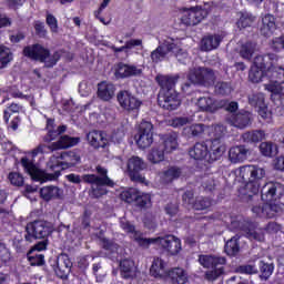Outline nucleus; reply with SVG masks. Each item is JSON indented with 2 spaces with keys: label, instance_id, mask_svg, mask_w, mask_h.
<instances>
[{
  "label": "nucleus",
  "instance_id": "1",
  "mask_svg": "<svg viewBox=\"0 0 284 284\" xmlns=\"http://www.w3.org/2000/svg\"><path fill=\"white\" fill-rule=\"evenodd\" d=\"M284 186L278 182H266L261 189L262 203L252 207L253 214H256L260 219H274L278 214L277 202L283 196Z\"/></svg>",
  "mask_w": 284,
  "mask_h": 284
},
{
  "label": "nucleus",
  "instance_id": "2",
  "mask_svg": "<svg viewBox=\"0 0 284 284\" xmlns=\"http://www.w3.org/2000/svg\"><path fill=\"white\" fill-rule=\"evenodd\" d=\"M239 176L244 186L239 189V196L243 201H252L261 190V182L266 176L265 168L257 164L243 165L239 169Z\"/></svg>",
  "mask_w": 284,
  "mask_h": 284
},
{
  "label": "nucleus",
  "instance_id": "3",
  "mask_svg": "<svg viewBox=\"0 0 284 284\" xmlns=\"http://www.w3.org/2000/svg\"><path fill=\"white\" fill-rule=\"evenodd\" d=\"M179 75L159 74L155 77V81L160 87L158 104L162 110L173 112V110H179L181 106V98H179V92L174 89L176 88V83H179Z\"/></svg>",
  "mask_w": 284,
  "mask_h": 284
},
{
  "label": "nucleus",
  "instance_id": "4",
  "mask_svg": "<svg viewBox=\"0 0 284 284\" xmlns=\"http://www.w3.org/2000/svg\"><path fill=\"white\" fill-rule=\"evenodd\" d=\"M256 63L266 70L267 84H264L265 90H278L277 88H283L284 83V68L278 65V54L276 53H265L263 55L256 57Z\"/></svg>",
  "mask_w": 284,
  "mask_h": 284
},
{
  "label": "nucleus",
  "instance_id": "5",
  "mask_svg": "<svg viewBox=\"0 0 284 284\" xmlns=\"http://www.w3.org/2000/svg\"><path fill=\"white\" fill-rule=\"evenodd\" d=\"M79 163H81V156L73 151L63 152L60 155H52L47 163V170L53 173L47 174V179L49 181H57L63 170L75 168Z\"/></svg>",
  "mask_w": 284,
  "mask_h": 284
},
{
  "label": "nucleus",
  "instance_id": "6",
  "mask_svg": "<svg viewBox=\"0 0 284 284\" xmlns=\"http://www.w3.org/2000/svg\"><path fill=\"white\" fill-rule=\"evenodd\" d=\"M22 54L30 59V61H38L44 63V68L51 69L57 65L58 61H61V52H50V49L43 47L41 43H33L26 45L22 50Z\"/></svg>",
  "mask_w": 284,
  "mask_h": 284
},
{
  "label": "nucleus",
  "instance_id": "7",
  "mask_svg": "<svg viewBox=\"0 0 284 284\" xmlns=\"http://www.w3.org/2000/svg\"><path fill=\"white\" fill-rule=\"evenodd\" d=\"M97 174H83L82 181L87 183V185H97V187L91 189L92 199H101V196H105L108 194V189L105 187H114V181L108 176V169L98 165L95 168Z\"/></svg>",
  "mask_w": 284,
  "mask_h": 284
},
{
  "label": "nucleus",
  "instance_id": "8",
  "mask_svg": "<svg viewBox=\"0 0 284 284\" xmlns=\"http://www.w3.org/2000/svg\"><path fill=\"white\" fill-rule=\"evenodd\" d=\"M199 262L203 267H206L207 270L211 268V271L205 273L206 281H216V278L225 274V266H223L225 263H227L225 257L201 255Z\"/></svg>",
  "mask_w": 284,
  "mask_h": 284
},
{
  "label": "nucleus",
  "instance_id": "9",
  "mask_svg": "<svg viewBox=\"0 0 284 284\" xmlns=\"http://www.w3.org/2000/svg\"><path fill=\"white\" fill-rule=\"evenodd\" d=\"M145 243V245H160L163 252H166L169 256H176L182 250L181 239L174 235H165L163 237H155V239H139Z\"/></svg>",
  "mask_w": 284,
  "mask_h": 284
},
{
  "label": "nucleus",
  "instance_id": "10",
  "mask_svg": "<svg viewBox=\"0 0 284 284\" xmlns=\"http://www.w3.org/2000/svg\"><path fill=\"white\" fill-rule=\"evenodd\" d=\"M26 232V241H32V239H48L49 236H52L54 226L48 221L36 220L27 224Z\"/></svg>",
  "mask_w": 284,
  "mask_h": 284
},
{
  "label": "nucleus",
  "instance_id": "11",
  "mask_svg": "<svg viewBox=\"0 0 284 284\" xmlns=\"http://www.w3.org/2000/svg\"><path fill=\"white\" fill-rule=\"evenodd\" d=\"M233 227H237L240 232H243L250 241H258L263 243L265 241V234L258 230V223L252 222L251 220H239L236 222H232Z\"/></svg>",
  "mask_w": 284,
  "mask_h": 284
},
{
  "label": "nucleus",
  "instance_id": "12",
  "mask_svg": "<svg viewBox=\"0 0 284 284\" xmlns=\"http://www.w3.org/2000/svg\"><path fill=\"white\" fill-rule=\"evenodd\" d=\"M189 81L194 85H203L204 88H212L216 81L214 70L207 68H196L189 73Z\"/></svg>",
  "mask_w": 284,
  "mask_h": 284
},
{
  "label": "nucleus",
  "instance_id": "13",
  "mask_svg": "<svg viewBox=\"0 0 284 284\" xmlns=\"http://www.w3.org/2000/svg\"><path fill=\"white\" fill-rule=\"evenodd\" d=\"M135 142L140 150H145L154 143V124L152 122L143 120L140 123Z\"/></svg>",
  "mask_w": 284,
  "mask_h": 284
},
{
  "label": "nucleus",
  "instance_id": "14",
  "mask_svg": "<svg viewBox=\"0 0 284 284\" xmlns=\"http://www.w3.org/2000/svg\"><path fill=\"white\" fill-rule=\"evenodd\" d=\"M128 172L133 183H145V176L141 174L143 170H148V164L140 156L133 155L128 160Z\"/></svg>",
  "mask_w": 284,
  "mask_h": 284
},
{
  "label": "nucleus",
  "instance_id": "15",
  "mask_svg": "<svg viewBox=\"0 0 284 284\" xmlns=\"http://www.w3.org/2000/svg\"><path fill=\"white\" fill-rule=\"evenodd\" d=\"M209 12L202 7L186 9L181 18V23L186 27L199 26L207 17Z\"/></svg>",
  "mask_w": 284,
  "mask_h": 284
},
{
  "label": "nucleus",
  "instance_id": "16",
  "mask_svg": "<svg viewBox=\"0 0 284 284\" xmlns=\"http://www.w3.org/2000/svg\"><path fill=\"white\" fill-rule=\"evenodd\" d=\"M116 99L121 108L128 112L139 110L142 105V102L136 99V97H134L130 91H120L116 95Z\"/></svg>",
  "mask_w": 284,
  "mask_h": 284
},
{
  "label": "nucleus",
  "instance_id": "17",
  "mask_svg": "<svg viewBox=\"0 0 284 284\" xmlns=\"http://www.w3.org/2000/svg\"><path fill=\"white\" fill-rule=\"evenodd\" d=\"M227 121L233 128L239 130H245L252 125V112L246 110H241L237 113H233L227 118Z\"/></svg>",
  "mask_w": 284,
  "mask_h": 284
},
{
  "label": "nucleus",
  "instance_id": "18",
  "mask_svg": "<svg viewBox=\"0 0 284 284\" xmlns=\"http://www.w3.org/2000/svg\"><path fill=\"white\" fill-rule=\"evenodd\" d=\"M21 166L23 168L24 172L31 176L33 181H43L48 180V173L38 169L37 164L33 161L28 159V156H23L20 160Z\"/></svg>",
  "mask_w": 284,
  "mask_h": 284
},
{
  "label": "nucleus",
  "instance_id": "19",
  "mask_svg": "<svg viewBox=\"0 0 284 284\" xmlns=\"http://www.w3.org/2000/svg\"><path fill=\"white\" fill-rule=\"evenodd\" d=\"M139 74H141V69L135 64H128L125 62H118L115 64V79H131V77H139Z\"/></svg>",
  "mask_w": 284,
  "mask_h": 284
},
{
  "label": "nucleus",
  "instance_id": "20",
  "mask_svg": "<svg viewBox=\"0 0 284 284\" xmlns=\"http://www.w3.org/2000/svg\"><path fill=\"white\" fill-rule=\"evenodd\" d=\"M53 270L58 278H62V281H65V278H68V276H70V273L72 272V260H70V256H68V254L61 255V257L55 262V266H53Z\"/></svg>",
  "mask_w": 284,
  "mask_h": 284
},
{
  "label": "nucleus",
  "instance_id": "21",
  "mask_svg": "<svg viewBox=\"0 0 284 284\" xmlns=\"http://www.w3.org/2000/svg\"><path fill=\"white\" fill-rule=\"evenodd\" d=\"M79 143H81V138L79 136L62 135L57 142L51 143L49 150H51V152L68 150V148H74V145H79Z\"/></svg>",
  "mask_w": 284,
  "mask_h": 284
},
{
  "label": "nucleus",
  "instance_id": "22",
  "mask_svg": "<svg viewBox=\"0 0 284 284\" xmlns=\"http://www.w3.org/2000/svg\"><path fill=\"white\" fill-rule=\"evenodd\" d=\"M164 281L169 284H186L187 273L181 267H174L165 273Z\"/></svg>",
  "mask_w": 284,
  "mask_h": 284
},
{
  "label": "nucleus",
  "instance_id": "23",
  "mask_svg": "<svg viewBox=\"0 0 284 284\" xmlns=\"http://www.w3.org/2000/svg\"><path fill=\"white\" fill-rule=\"evenodd\" d=\"M250 156V149L244 144L232 146L229 150V159L231 163H245Z\"/></svg>",
  "mask_w": 284,
  "mask_h": 284
},
{
  "label": "nucleus",
  "instance_id": "24",
  "mask_svg": "<svg viewBox=\"0 0 284 284\" xmlns=\"http://www.w3.org/2000/svg\"><path fill=\"white\" fill-rule=\"evenodd\" d=\"M248 104L257 108L258 114L263 119H267V104H265V94L257 92L248 95Z\"/></svg>",
  "mask_w": 284,
  "mask_h": 284
},
{
  "label": "nucleus",
  "instance_id": "25",
  "mask_svg": "<svg viewBox=\"0 0 284 284\" xmlns=\"http://www.w3.org/2000/svg\"><path fill=\"white\" fill-rule=\"evenodd\" d=\"M225 144L219 142V140H213L209 149L206 163H215V161H221V156L225 154Z\"/></svg>",
  "mask_w": 284,
  "mask_h": 284
},
{
  "label": "nucleus",
  "instance_id": "26",
  "mask_svg": "<svg viewBox=\"0 0 284 284\" xmlns=\"http://www.w3.org/2000/svg\"><path fill=\"white\" fill-rule=\"evenodd\" d=\"M162 143L159 144L160 148L170 154V152H174L179 148V134L176 132H169L161 135Z\"/></svg>",
  "mask_w": 284,
  "mask_h": 284
},
{
  "label": "nucleus",
  "instance_id": "27",
  "mask_svg": "<svg viewBox=\"0 0 284 284\" xmlns=\"http://www.w3.org/2000/svg\"><path fill=\"white\" fill-rule=\"evenodd\" d=\"M87 141L91 148H94L95 150H99V148H105V145H108V139L105 138V133H103V131H90L87 134Z\"/></svg>",
  "mask_w": 284,
  "mask_h": 284
},
{
  "label": "nucleus",
  "instance_id": "28",
  "mask_svg": "<svg viewBox=\"0 0 284 284\" xmlns=\"http://www.w3.org/2000/svg\"><path fill=\"white\" fill-rule=\"evenodd\" d=\"M209 148L205 142H197L189 150V155L194 161H206L207 162Z\"/></svg>",
  "mask_w": 284,
  "mask_h": 284
},
{
  "label": "nucleus",
  "instance_id": "29",
  "mask_svg": "<svg viewBox=\"0 0 284 284\" xmlns=\"http://www.w3.org/2000/svg\"><path fill=\"white\" fill-rule=\"evenodd\" d=\"M276 30V18L267 13L262 18V26L260 27V33L262 37H272Z\"/></svg>",
  "mask_w": 284,
  "mask_h": 284
},
{
  "label": "nucleus",
  "instance_id": "30",
  "mask_svg": "<svg viewBox=\"0 0 284 284\" xmlns=\"http://www.w3.org/2000/svg\"><path fill=\"white\" fill-rule=\"evenodd\" d=\"M120 276L124 281H130L136 276V271L134 270V261L124 258L120 261Z\"/></svg>",
  "mask_w": 284,
  "mask_h": 284
},
{
  "label": "nucleus",
  "instance_id": "31",
  "mask_svg": "<svg viewBox=\"0 0 284 284\" xmlns=\"http://www.w3.org/2000/svg\"><path fill=\"white\" fill-rule=\"evenodd\" d=\"M62 191L59 186L49 185L40 189V196L47 203L54 200L61 199Z\"/></svg>",
  "mask_w": 284,
  "mask_h": 284
},
{
  "label": "nucleus",
  "instance_id": "32",
  "mask_svg": "<svg viewBox=\"0 0 284 284\" xmlns=\"http://www.w3.org/2000/svg\"><path fill=\"white\" fill-rule=\"evenodd\" d=\"M98 98L101 101H110L114 97V84L102 81L98 84Z\"/></svg>",
  "mask_w": 284,
  "mask_h": 284
},
{
  "label": "nucleus",
  "instance_id": "33",
  "mask_svg": "<svg viewBox=\"0 0 284 284\" xmlns=\"http://www.w3.org/2000/svg\"><path fill=\"white\" fill-rule=\"evenodd\" d=\"M221 45V37L219 36H206L201 40V50L203 52H212Z\"/></svg>",
  "mask_w": 284,
  "mask_h": 284
},
{
  "label": "nucleus",
  "instance_id": "34",
  "mask_svg": "<svg viewBox=\"0 0 284 284\" xmlns=\"http://www.w3.org/2000/svg\"><path fill=\"white\" fill-rule=\"evenodd\" d=\"M150 274L154 278H165V261H163L161 257L154 258L151 267H150Z\"/></svg>",
  "mask_w": 284,
  "mask_h": 284
},
{
  "label": "nucleus",
  "instance_id": "35",
  "mask_svg": "<svg viewBox=\"0 0 284 284\" xmlns=\"http://www.w3.org/2000/svg\"><path fill=\"white\" fill-rule=\"evenodd\" d=\"M266 72L267 69H263L256 63L255 57L254 67H252L248 72V81H251V83H261V81H263V78L266 77Z\"/></svg>",
  "mask_w": 284,
  "mask_h": 284
},
{
  "label": "nucleus",
  "instance_id": "36",
  "mask_svg": "<svg viewBox=\"0 0 284 284\" xmlns=\"http://www.w3.org/2000/svg\"><path fill=\"white\" fill-rule=\"evenodd\" d=\"M244 143H261L265 140V131L263 130H252L242 134L241 136Z\"/></svg>",
  "mask_w": 284,
  "mask_h": 284
},
{
  "label": "nucleus",
  "instance_id": "37",
  "mask_svg": "<svg viewBox=\"0 0 284 284\" xmlns=\"http://www.w3.org/2000/svg\"><path fill=\"white\" fill-rule=\"evenodd\" d=\"M165 154L166 152L163 150V146H160L159 144L153 146L151 151L148 154V160L150 163L156 164L165 161Z\"/></svg>",
  "mask_w": 284,
  "mask_h": 284
},
{
  "label": "nucleus",
  "instance_id": "38",
  "mask_svg": "<svg viewBox=\"0 0 284 284\" xmlns=\"http://www.w3.org/2000/svg\"><path fill=\"white\" fill-rule=\"evenodd\" d=\"M256 21V17L250 12H241V16L236 22L237 28L240 30H245V28H252L254 22Z\"/></svg>",
  "mask_w": 284,
  "mask_h": 284
},
{
  "label": "nucleus",
  "instance_id": "39",
  "mask_svg": "<svg viewBox=\"0 0 284 284\" xmlns=\"http://www.w3.org/2000/svg\"><path fill=\"white\" fill-rule=\"evenodd\" d=\"M181 174L182 171L179 166H170L162 173L161 179L164 183H172V181H176V179H180Z\"/></svg>",
  "mask_w": 284,
  "mask_h": 284
},
{
  "label": "nucleus",
  "instance_id": "40",
  "mask_svg": "<svg viewBox=\"0 0 284 284\" xmlns=\"http://www.w3.org/2000/svg\"><path fill=\"white\" fill-rule=\"evenodd\" d=\"M260 152L263 156H276L278 154V145L273 142H262L260 144Z\"/></svg>",
  "mask_w": 284,
  "mask_h": 284
},
{
  "label": "nucleus",
  "instance_id": "41",
  "mask_svg": "<svg viewBox=\"0 0 284 284\" xmlns=\"http://www.w3.org/2000/svg\"><path fill=\"white\" fill-rule=\"evenodd\" d=\"M120 225L122 230L126 232V234H133L134 241H136V243L141 245H146L145 242L139 240V239H145V237L141 236V233L136 231V227L132 223H130V221L121 222Z\"/></svg>",
  "mask_w": 284,
  "mask_h": 284
},
{
  "label": "nucleus",
  "instance_id": "42",
  "mask_svg": "<svg viewBox=\"0 0 284 284\" xmlns=\"http://www.w3.org/2000/svg\"><path fill=\"white\" fill-rule=\"evenodd\" d=\"M134 204L139 210H150V207H152V195L140 192Z\"/></svg>",
  "mask_w": 284,
  "mask_h": 284
},
{
  "label": "nucleus",
  "instance_id": "43",
  "mask_svg": "<svg viewBox=\"0 0 284 284\" xmlns=\"http://www.w3.org/2000/svg\"><path fill=\"white\" fill-rule=\"evenodd\" d=\"M241 251V246L239 244V237L233 236L231 237L224 245V252L227 256H236Z\"/></svg>",
  "mask_w": 284,
  "mask_h": 284
},
{
  "label": "nucleus",
  "instance_id": "44",
  "mask_svg": "<svg viewBox=\"0 0 284 284\" xmlns=\"http://www.w3.org/2000/svg\"><path fill=\"white\" fill-rule=\"evenodd\" d=\"M232 83L225 81H217L214 85V93L217 97H227L232 94Z\"/></svg>",
  "mask_w": 284,
  "mask_h": 284
},
{
  "label": "nucleus",
  "instance_id": "45",
  "mask_svg": "<svg viewBox=\"0 0 284 284\" xmlns=\"http://www.w3.org/2000/svg\"><path fill=\"white\" fill-rule=\"evenodd\" d=\"M139 45H143V40L141 39H131L125 42L122 47L112 45L111 50L114 54H119V52H125V50H132V48H136Z\"/></svg>",
  "mask_w": 284,
  "mask_h": 284
},
{
  "label": "nucleus",
  "instance_id": "46",
  "mask_svg": "<svg viewBox=\"0 0 284 284\" xmlns=\"http://www.w3.org/2000/svg\"><path fill=\"white\" fill-rule=\"evenodd\" d=\"M141 191L134 187H129L121 192L120 199L124 203H135Z\"/></svg>",
  "mask_w": 284,
  "mask_h": 284
},
{
  "label": "nucleus",
  "instance_id": "47",
  "mask_svg": "<svg viewBox=\"0 0 284 284\" xmlns=\"http://www.w3.org/2000/svg\"><path fill=\"white\" fill-rule=\"evenodd\" d=\"M254 50H256V44H254L252 41H247L242 44L240 57H242V59H246V61H250L252 60V57H254Z\"/></svg>",
  "mask_w": 284,
  "mask_h": 284
},
{
  "label": "nucleus",
  "instance_id": "48",
  "mask_svg": "<svg viewBox=\"0 0 284 284\" xmlns=\"http://www.w3.org/2000/svg\"><path fill=\"white\" fill-rule=\"evenodd\" d=\"M271 92V99L276 108H284V92L283 87H278L277 90H267Z\"/></svg>",
  "mask_w": 284,
  "mask_h": 284
},
{
  "label": "nucleus",
  "instance_id": "49",
  "mask_svg": "<svg viewBox=\"0 0 284 284\" xmlns=\"http://www.w3.org/2000/svg\"><path fill=\"white\" fill-rule=\"evenodd\" d=\"M27 257L31 267H41L45 265V255L43 254H34V253H30L29 251L27 253Z\"/></svg>",
  "mask_w": 284,
  "mask_h": 284
},
{
  "label": "nucleus",
  "instance_id": "50",
  "mask_svg": "<svg viewBox=\"0 0 284 284\" xmlns=\"http://www.w3.org/2000/svg\"><path fill=\"white\" fill-rule=\"evenodd\" d=\"M192 207L193 210H197V211L209 210V207H212V199L197 196L193 202Z\"/></svg>",
  "mask_w": 284,
  "mask_h": 284
},
{
  "label": "nucleus",
  "instance_id": "51",
  "mask_svg": "<svg viewBox=\"0 0 284 284\" xmlns=\"http://www.w3.org/2000/svg\"><path fill=\"white\" fill-rule=\"evenodd\" d=\"M197 106L203 112H213L214 110V99L211 97H202L197 99Z\"/></svg>",
  "mask_w": 284,
  "mask_h": 284
},
{
  "label": "nucleus",
  "instance_id": "52",
  "mask_svg": "<svg viewBox=\"0 0 284 284\" xmlns=\"http://www.w3.org/2000/svg\"><path fill=\"white\" fill-rule=\"evenodd\" d=\"M12 61V52L10 48L0 45V68L3 69Z\"/></svg>",
  "mask_w": 284,
  "mask_h": 284
},
{
  "label": "nucleus",
  "instance_id": "53",
  "mask_svg": "<svg viewBox=\"0 0 284 284\" xmlns=\"http://www.w3.org/2000/svg\"><path fill=\"white\" fill-rule=\"evenodd\" d=\"M258 267L261 276L262 278H264V281H267V278H270L272 274H274V264H268L265 263V261H260Z\"/></svg>",
  "mask_w": 284,
  "mask_h": 284
},
{
  "label": "nucleus",
  "instance_id": "54",
  "mask_svg": "<svg viewBox=\"0 0 284 284\" xmlns=\"http://www.w3.org/2000/svg\"><path fill=\"white\" fill-rule=\"evenodd\" d=\"M21 112V106L17 103H11L7 109L3 111V121L4 123H10V118L12 114H19Z\"/></svg>",
  "mask_w": 284,
  "mask_h": 284
},
{
  "label": "nucleus",
  "instance_id": "55",
  "mask_svg": "<svg viewBox=\"0 0 284 284\" xmlns=\"http://www.w3.org/2000/svg\"><path fill=\"white\" fill-rule=\"evenodd\" d=\"M45 23L49 27V30L50 32H52V34L59 33V20H57V17H54V14L47 13Z\"/></svg>",
  "mask_w": 284,
  "mask_h": 284
},
{
  "label": "nucleus",
  "instance_id": "56",
  "mask_svg": "<svg viewBox=\"0 0 284 284\" xmlns=\"http://www.w3.org/2000/svg\"><path fill=\"white\" fill-rule=\"evenodd\" d=\"M165 57H168V51H165V47L159 45L155 50L151 52V60L153 63H160Z\"/></svg>",
  "mask_w": 284,
  "mask_h": 284
},
{
  "label": "nucleus",
  "instance_id": "57",
  "mask_svg": "<svg viewBox=\"0 0 284 284\" xmlns=\"http://www.w3.org/2000/svg\"><path fill=\"white\" fill-rule=\"evenodd\" d=\"M235 272L237 274H258V268H256V265L253 264H243L235 268Z\"/></svg>",
  "mask_w": 284,
  "mask_h": 284
},
{
  "label": "nucleus",
  "instance_id": "58",
  "mask_svg": "<svg viewBox=\"0 0 284 284\" xmlns=\"http://www.w3.org/2000/svg\"><path fill=\"white\" fill-rule=\"evenodd\" d=\"M33 28L39 39H45L48 37V29H45V23L41 22L40 20H36L33 22Z\"/></svg>",
  "mask_w": 284,
  "mask_h": 284
},
{
  "label": "nucleus",
  "instance_id": "59",
  "mask_svg": "<svg viewBox=\"0 0 284 284\" xmlns=\"http://www.w3.org/2000/svg\"><path fill=\"white\" fill-rule=\"evenodd\" d=\"M8 179L11 185H14L16 187H22L24 183L23 175H21V173L10 172Z\"/></svg>",
  "mask_w": 284,
  "mask_h": 284
},
{
  "label": "nucleus",
  "instance_id": "60",
  "mask_svg": "<svg viewBox=\"0 0 284 284\" xmlns=\"http://www.w3.org/2000/svg\"><path fill=\"white\" fill-rule=\"evenodd\" d=\"M48 237L43 239V241L36 243L29 251V254H34V252H43L48 250Z\"/></svg>",
  "mask_w": 284,
  "mask_h": 284
},
{
  "label": "nucleus",
  "instance_id": "61",
  "mask_svg": "<svg viewBox=\"0 0 284 284\" xmlns=\"http://www.w3.org/2000/svg\"><path fill=\"white\" fill-rule=\"evenodd\" d=\"M10 258H12V255L10 254V250L0 242V260L2 263H10Z\"/></svg>",
  "mask_w": 284,
  "mask_h": 284
},
{
  "label": "nucleus",
  "instance_id": "62",
  "mask_svg": "<svg viewBox=\"0 0 284 284\" xmlns=\"http://www.w3.org/2000/svg\"><path fill=\"white\" fill-rule=\"evenodd\" d=\"M271 48L274 52H281V50H284V36L274 38L272 40Z\"/></svg>",
  "mask_w": 284,
  "mask_h": 284
},
{
  "label": "nucleus",
  "instance_id": "63",
  "mask_svg": "<svg viewBox=\"0 0 284 284\" xmlns=\"http://www.w3.org/2000/svg\"><path fill=\"white\" fill-rule=\"evenodd\" d=\"M203 132H205V124H192L189 128V134H191V136H201Z\"/></svg>",
  "mask_w": 284,
  "mask_h": 284
},
{
  "label": "nucleus",
  "instance_id": "64",
  "mask_svg": "<svg viewBox=\"0 0 284 284\" xmlns=\"http://www.w3.org/2000/svg\"><path fill=\"white\" fill-rule=\"evenodd\" d=\"M26 3V0H7L6 6L9 10H19Z\"/></svg>",
  "mask_w": 284,
  "mask_h": 284
}]
</instances>
